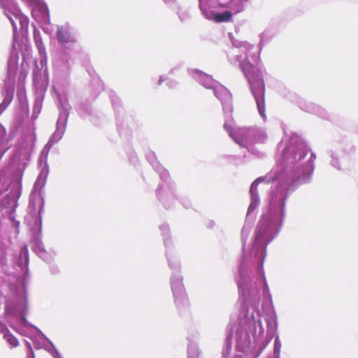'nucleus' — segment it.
<instances>
[{
	"label": "nucleus",
	"instance_id": "4",
	"mask_svg": "<svg viewBox=\"0 0 358 358\" xmlns=\"http://www.w3.org/2000/svg\"><path fill=\"white\" fill-rule=\"evenodd\" d=\"M232 13L227 10L222 13H216L213 15V19L216 22H229L231 20Z\"/></svg>",
	"mask_w": 358,
	"mask_h": 358
},
{
	"label": "nucleus",
	"instance_id": "5",
	"mask_svg": "<svg viewBox=\"0 0 358 358\" xmlns=\"http://www.w3.org/2000/svg\"><path fill=\"white\" fill-rule=\"evenodd\" d=\"M8 342L13 347L18 345V341L13 335L6 336Z\"/></svg>",
	"mask_w": 358,
	"mask_h": 358
},
{
	"label": "nucleus",
	"instance_id": "3",
	"mask_svg": "<svg viewBox=\"0 0 358 358\" xmlns=\"http://www.w3.org/2000/svg\"><path fill=\"white\" fill-rule=\"evenodd\" d=\"M251 134V130L249 129L241 128L238 129L235 132L234 141L242 147H245L244 143L248 141Z\"/></svg>",
	"mask_w": 358,
	"mask_h": 358
},
{
	"label": "nucleus",
	"instance_id": "6",
	"mask_svg": "<svg viewBox=\"0 0 358 358\" xmlns=\"http://www.w3.org/2000/svg\"><path fill=\"white\" fill-rule=\"evenodd\" d=\"M224 128L228 132L229 135L234 139L235 133L233 132L231 125L227 123H224Z\"/></svg>",
	"mask_w": 358,
	"mask_h": 358
},
{
	"label": "nucleus",
	"instance_id": "9",
	"mask_svg": "<svg viewBox=\"0 0 358 358\" xmlns=\"http://www.w3.org/2000/svg\"><path fill=\"white\" fill-rule=\"evenodd\" d=\"M11 22H12V24H13V27H14V28H16V25H15V24L12 20H11Z\"/></svg>",
	"mask_w": 358,
	"mask_h": 358
},
{
	"label": "nucleus",
	"instance_id": "7",
	"mask_svg": "<svg viewBox=\"0 0 358 358\" xmlns=\"http://www.w3.org/2000/svg\"><path fill=\"white\" fill-rule=\"evenodd\" d=\"M258 184H259L258 179H257L255 181H254L252 182V184L251 185V187H250L251 194H253L257 191Z\"/></svg>",
	"mask_w": 358,
	"mask_h": 358
},
{
	"label": "nucleus",
	"instance_id": "2",
	"mask_svg": "<svg viewBox=\"0 0 358 358\" xmlns=\"http://www.w3.org/2000/svg\"><path fill=\"white\" fill-rule=\"evenodd\" d=\"M57 38L60 43H67L73 41L70 29L66 27H59L57 30Z\"/></svg>",
	"mask_w": 358,
	"mask_h": 358
},
{
	"label": "nucleus",
	"instance_id": "1",
	"mask_svg": "<svg viewBox=\"0 0 358 358\" xmlns=\"http://www.w3.org/2000/svg\"><path fill=\"white\" fill-rule=\"evenodd\" d=\"M241 69L250 85L257 106L262 117H265V85L259 71L249 61H243Z\"/></svg>",
	"mask_w": 358,
	"mask_h": 358
},
{
	"label": "nucleus",
	"instance_id": "8",
	"mask_svg": "<svg viewBox=\"0 0 358 358\" xmlns=\"http://www.w3.org/2000/svg\"><path fill=\"white\" fill-rule=\"evenodd\" d=\"M55 358H62V357L59 353L56 352Z\"/></svg>",
	"mask_w": 358,
	"mask_h": 358
}]
</instances>
